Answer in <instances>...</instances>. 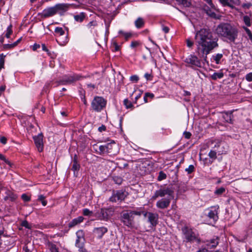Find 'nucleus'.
<instances>
[{
    "label": "nucleus",
    "mask_w": 252,
    "mask_h": 252,
    "mask_svg": "<svg viewBox=\"0 0 252 252\" xmlns=\"http://www.w3.org/2000/svg\"><path fill=\"white\" fill-rule=\"evenodd\" d=\"M195 39L197 46L196 52L200 59L194 55H190L185 62L192 67L201 68L204 66L205 63L208 64L207 55L218 47V44L213 38L212 33L209 29H202L197 31Z\"/></svg>",
    "instance_id": "f257e3e1"
},
{
    "label": "nucleus",
    "mask_w": 252,
    "mask_h": 252,
    "mask_svg": "<svg viewBox=\"0 0 252 252\" xmlns=\"http://www.w3.org/2000/svg\"><path fill=\"white\" fill-rule=\"evenodd\" d=\"M216 32L223 40L234 43L238 38L239 30L234 25L228 23H221L218 25Z\"/></svg>",
    "instance_id": "f03ea898"
},
{
    "label": "nucleus",
    "mask_w": 252,
    "mask_h": 252,
    "mask_svg": "<svg viewBox=\"0 0 252 252\" xmlns=\"http://www.w3.org/2000/svg\"><path fill=\"white\" fill-rule=\"evenodd\" d=\"M166 195L167 196L166 197L162 198L157 202L156 207L158 208L165 209L169 206L171 200L174 198V190L171 187L161 186L158 190L155 192L152 197L153 200H156L158 197H164Z\"/></svg>",
    "instance_id": "7ed1b4c3"
},
{
    "label": "nucleus",
    "mask_w": 252,
    "mask_h": 252,
    "mask_svg": "<svg viewBox=\"0 0 252 252\" xmlns=\"http://www.w3.org/2000/svg\"><path fill=\"white\" fill-rule=\"evenodd\" d=\"M141 215V211H123L121 214L120 220L125 225L131 227L134 224V216Z\"/></svg>",
    "instance_id": "20e7f679"
},
{
    "label": "nucleus",
    "mask_w": 252,
    "mask_h": 252,
    "mask_svg": "<svg viewBox=\"0 0 252 252\" xmlns=\"http://www.w3.org/2000/svg\"><path fill=\"white\" fill-rule=\"evenodd\" d=\"M67 6L64 4H58L53 7L45 9L42 16H51L56 14H62L67 10Z\"/></svg>",
    "instance_id": "39448f33"
},
{
    "label": "nucleus",
    "mask_w": 252,
    "mask_h": 252,
    "mask_svg": "<svg viewBox=\"0 0 252 252\" xmlns=\"http://www.w3.org/2000/svg\"><path fill=\"white\" fill-rule=\"evenodd\" d=\"M182 230L187 242L191 243L200 242L198 234L194 232L191 228L185 226Z\"/></svg>",
    "instance_id": "423d86ee"
},
{
    "label": "nucleus",
    "mask_w": 252,
    "mask_h": 252,
    "mask_svg": "<svg viewBox=\"0 0 252 252\" xmlns=\"http://www.w3.org/2000/svg\"><path fill=\"white\" fill-rule=\"evenodd\" d=\"M107 101L101 96H95L91 102V107L95 112H100L106 106Z\"/></svg>",
    "instance_id": "0eeeda50"
},
{
    "label": "nucleus",
    "mask_w": 252,
    "mask_h": 252,
    "mask_svg": "<svg viewBox=\"0 0 252 252\" xmlns=\"http://www.w3.org/2000/svg\"><path fill=\"white\" fill-rule=\"evenodd\" d=\"M117 153V147L115 142L107 143L104 145H101L99 147L98 153L99 155L107 153L115 155H116Z\"/></svg>",
    "instance_id": "6e6552de"
},
{
    "label": "nucleus",
    "mask_w": 252,
    "mask_h": 252,
    "mask_svg": "<svg viewBox=\"0 0 252 252\" xmlns=\"http://www.w3.org/2000/svg\"><path fill=\"white\" fill-rule=\"evenodd\" d=\"M127 195L128 193L125 190L113 191L112 195L110 197L109 200L112 202H122L125 200Z\"/></svg>",
    "instance_id": "1a4fd4ad"
},
{
    "label": "nucleus",
    "mask_w": 252,
    "mask_h": 252,
    "mask_svg": "<svg viewBox=\"0 0 252 252\" xmlns=\"http://www.w3.org/2000/svg\"><path fill=\"white\" fill-rule=\"evenodd\" d=\"M55 32L58 38L57 42L61 45H64L68 41V38L67 35L62 28L57 27L55 30Z\"/></svg>",
    "instance_id": "9d476101"
},
{
    "label": "nucleus",
    "mask_w": 252,
    "mask_h": 252,
    "mask_svg": "<svg viewBox=\"0 0 252 252\" xmlns=\"http://www.w3.org/2000/svg\"><path fill=\"white\" fill-rule=\"evenodd\" d=\"M81 77L77 74L65 75L60 80V83L64 85L71 84L79 80Z\"/></svg>",
    "instance_id": "9b49d317"
},
{
    "label": "nucleus",
    "mask_w": 252,
    "mask_h": 252,
    "mask_svg": "<svg viewBox=\"0 0 252 252\" xmlns=\"http://www.w3.org/2000/svg\"><path fill=\"white\" fill-rule=\"evenodd\" d=\"M220 207L218 205L211 206L207 209L208 211L207 216L209 219L215 223L219 219V212Z\"/></svg>",
    "instance_id": "f8f14e48"
},
{
    "label": "nucleus",
    "mask_w": 252,
    "mask_h": 252,
    "mask_svg": "<svg viewBox=\"0 0 252 252\" xmlns=\"http://www.w3.org/2000/svg\"><path fill=\"white\" fill-rule=\"evenodd\" d=\"M141 211L142 215H143L145 217L148 216V222L150 223L152 226H155L157 224L158 218V214L143 211Z\"/></svg>",
    "instance_id": "ddd939ff"
},
{
    "label": "nucleus",
    "mask_w": 252,
    "mask_h": 252,
    "mask_svg": "<svg viewBox=\"0 0 252 252\" xmlns=\"http://www.w3.org/2000/svg\"><path fill=\"white\" fill-rule=\"evenodd\" d=\"M43 134L42 133H40L37 136H35L33 137L34 143L39 152H41L43 150Z\"/></svg>",
    "instance_id": "4468645a"
},
{
    "label": "nucleus",
    "mask_w": 252,
    "mask_h": 252,
    "mask_svg": "<svg viewBox=\"0 0 252 252\" xmlns=\"http://www.w3.org/2000/svg\"><path fill=\"white\" fill-rule=\"evenodd\" d=\"M80 168V165L78 160L77 156L75 155L72 160V167L71 168V170L74 172V175L75 176H77L78 172Z\"/></svg>",
    "instance_id": "2eb2a0df"
},
{
    "label": "nucleus",
    "mask_w": 252,
    "mask_h": 252,
    "mask_svg": "<svg viewBox=\"0 0 252 252\" xmlns=\"http://www.w3.org/2000/svg\"><path fill=\"white\" fill-rule=\"evenodd\" d=\"M108 231L106 227L102 226L100 227H95L94 228L93 232L95 234L97 237L99 239L102 238L105 233Z\"/></svg>",
    "instance_id": "dca6fc26"
},
{
    "label": "nucleus",
    "mask_w": 252,
    "mask_h": 252,
    "mask_svg": "<svg viewBox=\"0 0 252 252\" xmlns=\"http://www.w3.org/2000/svg\"><path fill=\"white\" fill-rule=\"evenodd\" d=\"M118 33L124 38L126 41H128L135 35V34L132 32H126L123 30H120Z\"/></svg>",
    "instance_id": "f3484780"
},
{
    "label": "nucleus",
    "mask_w": 252,
    "mask_h": 252,
    "mask_svg": "<svg viewBox=\"0 0 252 252\" xmlns=\"http://www.w3.org/2000/svg\"><path fill=\"white\" fill-rule=\"evenodd\" d=\"M111 210L109 209H101L100 213L101 220H108L110 218Z\"/></svg>",
    "instance_id": "a211bd4d"
},
{
    "label": "nucleus",
    "mask_w": 252,
    "mask_h": 252,
    "mask_svg": "<svg viewBox=\"0 0 252 252\" xmlns=\"http://www.w3.org/2000/svg\"><path fill=\"white\" fill-rule=\"evenodd\" d=\"M224 6H228L233 7V4H239V0H219Z\"/></svg>",
    "instance_id": "6ab92c4d"
},
{
    "label": "nucleus",
    "mask_w": 252,
    "mask_h": 252,
    "mask_svg": "<svg viewBox=\"0 0 252 252\" xmlns=\"http://www.w3.org/2000/svg\"><path fill=\"white\" fill-rule=\"evenodd\" d=\"M84 218L82 216H79L76 218L73 219L69 223L68 227L72 228L76 225L82 222L84 220Z\"/></svg>",
    "instance_id": "aec40b11"
},
{
    "label": "nucleus",
    "mask_w": 252,
    "mask_h": 252,
    "mask_svg": "<svg viewBox=\"0 0 252 252\" xmlns=\"http://www.w3.org/2000/svg\"><path fill=\"white\" fill-rule=\"evenodd\" d=\"M233 118L232 112H226L223 113L222 118L225 122L232 124L233 123Z\"/></svg>",
    "instance_id": "412c9836"
},
{
    "label": "nucleus",
    "mask_w": 252,
    "mask_h": 252,
    "mask_svg": "<svg viewBox=\"0 0 252 252\" xmlns=\"http://www.w3.org/2000/svg\"><path fill=\"white\" fill-rule=\"evenodd\" d=\"M218 238L216 237L210 240V241H207L206 245L209 248H215L218 245Z\"/></svg>",
    "instance_id": "4be33fe9"
},
{
    "label": "nucleus",
    "mask_w": 252,
    "mask_h": 252,
    "mask_svg": "<svg viewBox=\"0 0 252 252\" xmlns=\"http://www.w3.org/2000/svg\"><path fill=\"white\" fill-rule=\"evenodd\" d=\"M6 196L4 198L5 201L9 200L11 202H13L15 201L18 197V196L16 194L11 191L6 192Z\"/></svg>",
    "instance_id": "5701e85b"
},
{
    "label": "nucleus",
    "mask_w": 252,
    "mask_h": 252,
    "mask_svg": "<svg viewBox=\"0 0 252 252\" xmlns=\"http://www.w3.org/2000/svg\"><path fill=\"white\" fill-rule=\"evenodd\" d=\"M142 45V43L140 40H132L130 44V47L134 49L135 51L136 49L140 47Z\"/></svg>",
    "instance_id": "b1692460"
},
{
    "label": "nucleus",
    "mask_w": 252,
    "mask_h": 252,
    "mask_svg": "<svg viewBox=\"0 0 252 252\" xmlns=\"http://www.w3.org/2000/svg\"><path fill=\"white\" fill-rule=\"evenodd\" d=\"M77 239L76 242H84V233L82 230H79L76 232Z\"/></svg>",
    "instance_id": "393cba45"
},
{
    "label": "nucleus",
    "mask_w": 252,
    "mask_h": 252,
    "mask_svg": "<svg viewBox=\"0 0 252 252\" xmlns=\"http://www.w3.org/2000/svg\"><path fill=\"white\" fill-rule=\"evenodd\" d=\"M145 22L143 18L139 17L135 21V26L137 29H140L144 26Z\"/></svg>",
    "instance_id": "a878e982"
},
{
    "label": "nucleus",
    "mask_w": 252,
    "mask_h": 252,
    "mask_svg": "<svg viewBox=\"0 0 252 252\" xmlns=\"http://www.w3.org/2000/svg\"><path fill=\"white\" fill-rule=\"evenodd\" d=\"M75 246L78 248V250L81 252H87L84 247V242H76Z\"/></svg>",
    "instance_id": "bb28decb"
},
{
    "label": "nucleus",
    "mask_w": 252,
    "mask_h": 252,
    "mask_svg": "<svg viewBox=\"0 0 252 252\" xmlns=\"http://www.w3.org/2000/svg\"><path fill=\"white\" fill-rule=\"evenodd\" d=\"M178 4L182 5L185 7H189L191 4L190 0H175Z\"/></svg>",
    "instance_id": "cd10ccee"
},
{
    "label": "nucleus",
    "mask_w": 252,
    "mask_h": 252,
    "mask_svg": "<svg viewBox=\"0 0 252 252\" xmlns=\"http://www.w3.org/2000/svg\"><path fill=\"white\" fill-rule=\"evenodd\" d=\"M111 48L113 52L118 51L120 50V46L118 45L117 41L115 40H113L111 43Z\"/></svg>",
    "instance_id": "c85d7f7f"
},
{
    "label": "nucleus",
    "mask_w": 252,
    "mask_h": 252,
    "mask_svg": "<svg viewBox=\"0 0 252 252\" xmlns=\"http://www.w3.org/2000/svg\"><path fill=\"white\" fill-rule=\"evenodd\" d=\"M223 57L222 54H217L215 55L212 56V59L217 64L220 63V61Z\"/></svg>",
    "instance_id": "c756f323"
},
{
    "label": "nucleus",
    "mask_w": 252,
    "mask_h": 252,
    "mask_svg": "<svg viewBox=\"0 0 252 252\" xmlns=\"http://www.w3.org/2000/svg\"><path fill=\"white\" fill-rule=\"evenodd\" d=\"M243 10L245 14H249V12L247 11V10L252 9V4L251 3H243L242 5Z\"/></svg>",
    "instance_id": "7c9ffc66"
},
{
    "label": "nucleus",
    "mask_w": 252,
    "mask_h": 252,
    "mask_svg": "<svg viewBox=\"0 0 252 252\" xmlns=\"http://www.w3.org/2000/svg\"><path fill=\"white\" fill-rule=\"evenodd\" d=\"M223 77V73L221 72H215L211 76L213 80H216L217 79H220Z\"/></svg>",
    "instance_id": "2f4dec72"
},
{
    "label": "nucleus",
    "mask_w": 252,
    "mask_h": 252,
    "mask_svg": "<svg viewBox=\"0 0 252 252\" xmlns=\"http://www.w3.org/2000/svg\"><path fill=\"white\" fill-rule=\"evenodd\" d=\"M124 104L126 106V108H133V105L132 103L128 99H125L124 100Z\"/></svg>",
    "instance_id": "473e14b6"
},
{
    "label": "nucleus",
    "mask_w": 252,
    "mask_h": 252,
    "mask_svg": "<svg viewBox=\"0 0 252 252\" xmlns=\"http://www.w3.org/2000/svg\"><path fill=\"white\" fill-rule=\"evenodd\" d=\"M225 191V189L224 187H220L219 189H217L214 192V194L218 196L221 195L223 194Z\"/></svg>",
    "instance_id": "72a5a7b5"
},
{
    "label": "nucleus",
    "mask_w": 252,
    "mask_h": 252,
    "mask_svg": "<svg viewBox=\"0 0 252 252\" xmlns=\"http://www.w3.org/2000/svg\"><path fill=\"white\" fill-rule=\"evenodd\" d=\"M167 176L166 174L162 171H160L159 172V175L158 177V180L159 181H162L163 180H164L166 178Z\"/></svg>",
    "instance_id": "f704fd0d"
},
{
    "label": "nucleus",
    "mask_w": 252,
    "mask_h": 252,
    "mask_svg": "<svg viewBox=\"0 0 252 252\" xmlns=\"http://www.w3.org/2000/svg\"><path fill=\"white\" fill-rule=\"evenodd\" d=\"M113 180L114 182L118 185H121L123 181V178L119 176H114L113 177Z\"/></svg>",
    "instance_id": "c9c22d12"
},
{
    "label": "nucleus",
    "mask_w": 252,
    "mask_h": 252,
    "mask_svg": "<svg viewBox=\"0 0 252 252\" xmlns=\"http://www.w3.org/2000/svg\"><path fill=\"white\" fill-rule=\"evenodd\" d=\"M45 197L40 194L38 197V200L40 201L43 206H45L47 205V202L45 200Z\"/></svg>",
    "instance_id": "e433bc0d"
},
{
    "label": "nucleus",
    "mask_w": 252,
    "mask_h": 252,
    "mask_svg": "<svg viewBox=\"0 0 252 252\" xmlns=\"http://www.w3.org/2000/svg\"><path fill=\"white\" fill-rule=\"evenodd\" d=\"M12 25H10L7 28L6 30V33L5 34V36L6 38H9L10 37V35L12 33Z\"/></svg>",
    "instance_id": "4c0bfd02"
},
{
    "label": "nucleus",
    "mask_w": 252,
    "mask_h": 252,
    "mask_svg": "<svg viewBox=\"0 0 252 252\" xmlns=\"http://www.w3.org/2000/svg\"><path fill=\"white\" fill-rule=\"evenodd\" d=\"M21 225L26 228L31 229L32 228V224H30L26 220H24L21 223Z\"/></svg>",
    "instance_id": "58836bf2"
},
{
    "label": "nucleus",
    "mask_w": 252,
    "mask_h": 252,
    "mask_svg": "<svg viewBox=\"0 0 252 252\" xmlns=\"http://www.w3.org/2000/svg\"><path fill=\"white\" fill-rule=\"evenodd\" d=\"M194 166L193 165H190L188 167L185 169V171L188 173V174H191L194 171Z\"/></svg>",
    "instance_id": "ea45409f"
},
{
    "label": "nucleus",
    "mask_w": 252,
    "mask_h": 252,
    "mask_svg": "<svg viewBox=\"0 0 252 252\" xmlns=\"http://www.w3.org/2000/svg\"><path fill=\"white\" fill-rule=\"evenodd\" d=\"M209 157L211 158L216 159L217 158V153L215 151L211 150L208 155Z\"/></svg>",
    "instance_id": "a19ab883"
},
{
    "label": "nucleus",
    "mask_w": 252,
    "mask_h": 252,
    "mask_svg": "<svg viewBox=\"0 0 252 252\" xmlns=\"http://www.w3.org/2000/svg\"><path fill=\"white\" fill-rule=\"evenodd\" d=\"M21 198L25 202H29L31 200V197L25 193H24L22 195Z\"/></svg>",
    "instance_id": "79ce46f5"
},
{
    "label": "nucleus",
    "mask_w": 252,
    "mask_h": 252,
    "mask_svg": "<svg viewBox=\"0 0 252 252\" xmlns=\"http://www.w3.org/2000/svg\"><path fill=\"white\" fill-rule=\"evenodd\" d=\"M14 47H15V46H14L13 43L5 44L3 45V49L4 50L10 49L13 48Z\"/></svg>",
    "instance_id": "37998d69"
},
{
    "label": "nucleus",
    "mask_w": 252,
    "mask_h": 252,
    "mask_svg": "<svg viewBox=\"0 0 252 252\" xmlns=\"http://www.w3.org/2000/svg\"><path fill=\"white\" fill-rule=\"evenodd\" d=\"M243 28L248 34L249 39L252 41V33L251 31L246 27H244Z\"/></svg>",
    "instance_id": "c03bdc74"
},
{
    "label": "nucleus",
    "mask_w": 252,
    "mask_h": 252,
    "mask_svg": "<svg viewBox=\"0 0 252 252\" xmlns=\"http://www.w3.org/2000/svg\"><path fill=\"white\" fill-rule=\"evenodd\" d=\"M244 21L247 26H250L251 25L250 17H244Z\"/></svg>",
    "instance_id": "a18cd8bd"
},
{
    "label": "nucleus",
    "mask_w": 252,
    "mask_h": 252,
    "mask_svg": "<svg viewBox=\"0 0 252 252\" xmlns=\"http://www.w3.org/2000/svg\"><path fill=\"white\" fill-rule=\"evenodd\" d=\"M130 80L133 82L136 83L139 80V77L136 75H132L130 77Z\"/></svg>",
    "instance_id": "49530a36"
},
{
    "label": "nucleus",
    "mask_w": 252,
    "mask_h": 252,
    "mask_svg": "<svg viewBox=\"0 0 252 252\" xmlns=\"http://www.w3.org/2000/svg\"><path fill=\"white\" fill-rule=\"evenodd\" d=\"M93 214V212L89 210L88 209H84L83 210V214L84 216H90Z\"/></svg>",
    "instance_id": "de8ad7c7"
},
{
    "label": "nucleus",
    "mask_w": 252,
    "mask_h": 252,
    "mask_svg": "<svg viewBox=\"0 0 252 252\" xmlns=\"http://www.w3.org/2000/svg\"><path fill=\"white\" fill-rule=\"evenodd\" d=\"M144 77L147 81H151L153 79V76L151 73H146Z\"/></svg>",
    "instance_id": "09e8293b"
},
{
    "label": "nucleus",
    "mask_w": 252,
    "mask_h": 252,
    "mask_svg": "<svg viewBox=\"0 0 252 252\" xmlns=\"http://www.w3.org/2000/svg\"><path fill=\"white\" fill-rule=\"evenodd\" d=\"M187 46L189 48L192 47L193 45V42L190 39H187L186 40Z\"/></svg>",
    "instance_id": "8fccbe9b"
},
{
    "label": "nucleus",
    "mask_w": 252,
    "mask_h": 252,
    "mask_svg": "<svg viewBox=\"0 0 252 252\" xmlns=\"http://www.w3.org/2000/svg\"><path fill=\"white\" fill-rule=\"evenodd\" d=\"M246 79L249 81H252V72L249 73L246 75Z\"/></svg>",
    "instance_id": "3c124183"
},
{
    "label": "nucleus",
    "mask_w": 252,
    "mask_h": 252,
    "mask_svg": "<svg viewBox=\"0 0 252 252\" xmlns=\"http://www.w3.org/2000/svg\"><path fill=\"white\" fill-rule=\"evenodd\" d=\"M183 134L185 138L187 139H189L191 136V133L188 131H185Z\"/></svg>",
    "instance_id": "603ef678"
},
{
    "label": "nucleus",
    "mask_w": 252,
    "mask_h": 252,
    "mask_svg": "<svg viewBox=\"0 0 252 252\" xmlns=\"http://www.w3.org/2000/svg\"><path fill=\"white\" fill-rule=\"evenodd\" d=\"M162 30L165 33H168L169 31V28L167 26L163 25V24H162Z\"/></svg>",
    "instance_id": "864d4df0"
},
{
    "label": "nucleus",
    "mask_w": 252,
    "mask_h": 252,
    "mask_svg": "<svg viewBox=\"0 0 252 252\" xmlns=\"http://www.w3.org/2000/svg\"><path fill=\"white\" fill-rule=\"evenodd\" d=\"M97 25V23L95 21H91L90 22L88 25V27L89 28H91L92 26H94V27H95Z\"/></svg>",
    "instance_id": "5fc2aeb1"
},
{
    "label": "nucleus",
    "mask_w": 252,
    "mask_h": 252,
    "mask_svg": "<svg viewBox=\"0 0 252 252\" xmlns=\"http://www.w3.org/2000/svg\"><path fill=\"white\" fill-rule=\"evenodd\" d=\"M85 17H74V19L77 22H82L83 21Z\"/></svg>",
    "instance_id": "6e6d98bb"
},
{
    "label": "nucleus",
    "mask_w": 252,
    "mask_h": 252,
    "mask_svg": "<svg viewBox=\"0 0 252 252\" xmlns=\"http://www.w3.org/2000/svg\"><path fill=\"white\" fill-rule=\"evenodd\" d=\"M0 142L3 144H5L7 142L6 138L4 136L1 137L0 138Z\"/></svg>",
    "instance_id": "4d7b16f0"
},
{
    "label": "nucleus",
    "mask_w": 252,
    "mask_h": 252,
    "mask_svg": "<svg viewBox=\"0 0 252 252\" xmlns=\"http://www.w3.org/2000/svg\"><path fill=\"white\" fill-rule=\"evenodd\" d=\"M106 129V127L104 125H102L101 126H99L98 128V130L99 132H102L104 131H105Z\"/></svg>",
    "instance_id": "13d9d810"
},
{
    "label": "nucleus",
    "mask_w": 252,
    "mask_h": 252,
    "mask_svg": "<svg viewBox=\"0 0 252 252\" xmlns=\"http://www.w3.org/2000/svg\"><path fill=\"white\" fill-rule=\"evenodd\" d=\"M209 5V6L212 8H214L215 6L213 4L212 0H204Z\"/></svg>",
    "instance_id": "bf43d9fd"
},
{
    "label": "nucleus",
    "mask_w": 252,
    "mask_h": 252,
    "mask_svg": "<svg viewBox=\"0 0 252 252\" xmlns=\"http://www.w3.org/2000/svg\"><path fill=\"white\" fill-rule=\"evenodd\" d=\"M145 94H146V97H150L153 98L154 97V94L152 93H146Z\"/></svg>",
    "instance_id": "052dcab7"
},
{
    "label": "nucleus",
    "mask_w": 252,
    "mask_h": 252,
    "mask_svg": "<svg viewBox=\"0 0 252 252\" xmlns=\"http://www.w3.org/2000/svg\"><path fill=\"white\" fill-rule=\"evenodd\" d=\"M40 48V45L38 44H34L32 46V50L33 51L36 50L37 49Z\"/></svg>",
    "instance_id": "680f3d73"
},
{
    "label": "nucleus",
    "mask_w": 252,
    "mask_h": 252,
    "mask_svg": "<svg viewBox=\"0 0 252 252\" xmlns=\"http://www.w3.org/2000/svg\"><path fill=\"white\" fill-rule=\"evenodd\" d=\"M104 21H105V23L106 29L107 30H108V28H109V27L110 26V23H111V20H108V21H107V20L105 19Z\"/></svg>",
    "instance_id": "e2e57ef3"
},
{
    "label": "nucleus",
    "mask_w": 252,
    "mask_h": 252,
    "mask_svg": "<svg viewBox=\"0 0 252 252\" xmlns=\"http://www.w3.org/2000/svg\"><path fill=\"white\" fill-rule=\"evenodd\" d=\"M41 47H42V50L43 51L47 52L48 53H49V51L47 49V48L46 47V46L45 44H42V45H41Z\"/></svg>",
    "instance_id": "0e129e2a"
},
{
    "label": "nucleus",
    "mask_w": 252,
    "mask_h": 252,
    "mask_svg": "<svg viewBox=\"0 0 252 252\" xmlns=\"http://www.w3.org/2000/svg\"><path fill=\"white\" fill-rule=\"evenodd\" d=\"M0 159L4 161L6 163L8 162V160H7L5 157L1 154H0Z\"/></svg>",
    "instance_id": "69168bd1"
},
{
    "label": "nucleus",
    "mask_w": 252,
    "mask_h": 252,
    "mask_svg": "<svg viewBox=\"0 0 252 252\" xmlns=\"http://www.w3.org/2000/svg\"><path fill=\"white\" fill-rule=\"evenodd\" d=\"M23 250L25 252H31V251L28 249V247L27 245H25L23 247Z\"/></svg>",
    "instance_id": "338daca9"
},
{
    "label": "nucleus",
    "mask_w": 252,
    "mask_h": 252,
    "mask_svg": "<svg viewBox=\"0 0 252 252\" xmlns=\"http://www.w3.org/2000/svg\"><path fill=\"white\" fill-rule=\"evenodd\" d=\"M196 252H209V251L207 249L203 248V249L199 250Z\"/></svg>",
    "instance_id": "774afa93"
}]
</instances>
